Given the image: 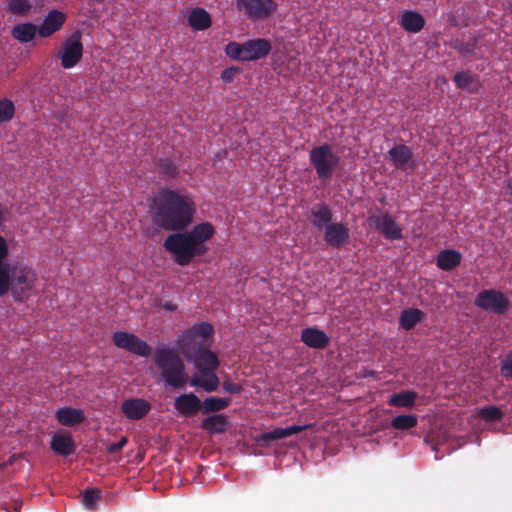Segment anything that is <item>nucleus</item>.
Here are the masks:
<instances>
[{
	"label": "nucleus",
	"instance_id": "f257e3e1",
	"mask_svg": "<svg viewBox=\"0 0 512 512\" xmlns=\"http://www.w3.org/2000/svg\"><path fill=\"white\" fill-rule=\"evenodd\" d=\"M151 218L154 225L175 233L185 231L193 222L195 205L187 196L168 189H161L153 199Z\"/></svg>",
	"mask_w": 512,
	"mask_h": 512
},
{
	"label": "nucleus",
	"instance_id": "f03ea898",
	"mask_svg": "<svg viewBox=\"0 0 512 512\" xmlns=\"http://www.w3.org/2000/svg\"><path fill=\"white\" fill-rule=\"evenodd\" d=\"M214 234V227L209 222H203L193 227L190 232L170 234L164 241L163 247L174 257L175 263L187 266L197 257L208 251L205 244Z\"/></svg>",
	"mask_w": 512,
	"mask_h": 512
},
{
	"label": "nucleus",
	"instance_id": "7ed1b4c3",
	"mask_svg": "<svg viewBox=\"0 0 512 512\" xmlns=\"http://www.w3.org/2000/svg\"><path fill=\"white\" fill-rule=\"evenodd\" d=\"M154 363L161 377L173 388H183L188 381L185 364L180 355L172 348H157Z\"/></svg>",
	"mask_w": 512,
	"mask_h": 512
},
{
	"label": "nucleus",
	"instance_id": "20e7f679",
	"mask_svg": "<svg viewBox=\"0 0 512 512\" xmlns=\"http://www.w3.org/2000/svg\"><path fill=\"white\" fill-rule=\"evenodd\" d=\"M309 156L312 166L322 180L329 179L339 163V157L333 153L332 147L327 143L313 147Z\"/></svg>",
	"mask_w": 512,
	"mask_h": 512
},
{
	"label": "nucleus",
	"instance_id": "39448f33",
	"mask_svg": "<svg viewBox=\"0 0 512 512\" xmlns=\"http://www.w3.org/2000/svg\"><path fill=\"white\" fill-rule=\"evenodd\" d=\"M181 353L187 359L192 362L200 374L216 371L219 366V360L212 351L205 346L189 347L186 346L184 349H180Z\"/></svg>",
	"mask_w": 512,
	"mask_h": 512
},
{
	"label": "nucleus",
	"instance_id": "423d86ee",
	"mask_svg": "<svg viewBox=\"0 0 512 512\" xmlns=\"http://www.w3.org/2000/svg\"><path fill=\"white\" fill-rule=\"evenodd\" d=\"M474 304L476 307L485 311L502 315L509 309L510 300L501 291L486 289L476 295Z\"/></svg>",
	"mask_w": 512,
	"mask_h": 512
},
{
	"label": "nucleus",
	"instance_id": "0eeeda50",
	"mask_svg": "<svg viewBox=\"0 0 512 512\" xmlns=\"http://www.w3.org/2000/svg\"><path fill=\"white\" fill-rule=\"evenodd\" d=\"M11 287L10 291L16 301H23L28 291L33 288L35 274L26 267L18 268L10 266Z\"/></svg>",
	"mask_w": 512,
	"mask_h": 512
},
{
	"label": "nucleus",
	"instance_id": "6e6552de",
	"mask_svg": "<svg viewBox=\"0 0 512 512\" xmlns=\"http://www.w3.org/2000/svg\"><path fill=\"white\" fill-rule=\"evenodd\" d=\"M82 33L80 30L74 31L71 36L62 44L59 52L61 65L69 69L78 64L83 55V45L81 42Z\"/></svg>",
	"mask_w": 512,
	"mask_h": 512
},
{
	"label": "nucleus",
	"instance_id": "1a4fd4ad",
	"mask_svg": "<svg viewBox=\"0 0 512 512\" xmlns=\"http://www.w3.org/2000/svg\"><path fill=\"white\" fill-rule=\"evenodd\" d=\"M237 8L251 19H262L276 10L274 0H237Z\"/></svg>",
	"mask_w": 512,
	"mask_h": 512
},
{
	"label": "nucleus",
	"instance_id": "9d476101",
	"mask_svg": "<svg viewBox=\"0 0 512 512\" xmlns=\"http://www.w3.org/2000/svg\"><path fill=\"white\" fill-rule=\"evenodd\" d=\"M213 332V326L208 322L196 324L191 329L184 331L179 340V348L205 346L204 341L212 336Z\"/></svg>",
	"mask_w": 512,
	"mask_h": 512
},
{
	"label": "nucleus",
	"instance_id": "9b49d317",
	"mask_svg": "<svg viewBox=\"0 0 512 512\" xmlns=\"http://www.w3.org/2000/svg\"><path fill=\"white\" fill-rule=\"evenodd\" d=\"M388 155L390 161L397 169L413 171L417 166L411 149L404 144L395 145L388 151Z\"/></svg>",
	"mask_w": 512,
	"mask_h": 512
},
{
	"label": "nucleus",
	"instance_id": "f8f14e48",
	"mask_svg": "<svg viewBox=\"0 0 512 512\" xmlns=\"http://www.w3.org/2000/svg\"><path fill=\"white\" fill-rule=\"evenodd\" d=\"M311 424L305 425H291L287 427H277L272 431L263 432L257 438V442L260 445L269 444L270 442L277 441L280 439H287L293 435H296L308 428H310Z\"/></svg>",
	"mask_w": 512,
	"mask_h": 512
},
{
	"label": "nucleus",
	"instance_id": "ddd939ff",
	"mask_svg": "<svg viewBox=\"0 0 512 512\" xmlns=\"http://www.w3.org/2000/svg\"><path fill=\"white\" fill-rule=\"evenodd\" d=\"M66 20L65 13L53 9L45 16L42 24L38 27V35L43 38L50 37L60 30Z\"/></svg>",
	"mask_w": 512,
	"mask_h": 512
},
{
	"label": "nucleus",
	"instance_id": "4468645a",
	"mask_svg": "<svg viewBox=\"0 0 512 512\" xmlns=\"http://www.w3.org/2000/svg\"><path fill=\"white\" fill-rule=\"evenodd\" d=\"M246 61H253L266 57L272 50L269 40L265 38L250 39L244 42Z\"/></svg>",
	"mask_w": 512,
	"mask_h": 512
},
{
	"label": "nucleus",
	"instance_id": "2eb2a0df",
	"mask_svg": "<svg viewBox=\"0 0 512 512\" xmlns=\"http://www.w3.org/2000/svg\"><path fill=\"white\" fill-rule=\"evenodd\" d=\"M324 240L329 246L340 248L349 240V229L342 223H331L325 228Z\"/></svg>",
	"mask_w": 512,
	"mask_h": 512
},
{
	"label": "nucleus",
	"instance_id": "dca6fc26",
	"mask_svg": "<svg viewBox=\"0 0 512 512\" xmlns=\"http://www.w3.org/2000/svg\"><path fill=\"white\" fill-rule=\"evenodd\" d=\"M201 407V400L193 393L181 394L174 401V408L186 417L196 414Z\"/></svg>",
	"mask_w": 512,
	"mask_h": 512
},
{
	"label": "nucleus",
	"instance_id": "f3484780",
	"mask_svg": "<svg viewBox=\"0 0 512 512\" xmlns=\"http://www.w3.org/2000/svg\"><path fill=\"white\" fill-rule=\"evenodd\" d=\"M150 403L144 399L132 398L127 399L122 404L123 413L133 420H138L144 417L150 410Z\"/></svg>",
	"mask_w": 512,
	"mask_h": 512
},
{
	"label": "nucleus",
	"instance_id": "a211bd4d",
	"mask_svg": "<svg viewBox=\"0 0 512 512\" xmlns=\"http://www.w3.org/2000/svg\"><path fill=\"white\" fill-rule=\"evenodd\" d=\"M332 211L325 203L314 205L309 212V220L317 229L326 228L331 224Z\"/></svg>",
	"mask_w": 512,
	"mask_h": 512
},
{
	"label": "nucleus",
	"instance_id": "6ab92c4d",
	"mask_svg": "<svg viewBox=\"0 0 512 512\" xmlns=\"http://www.w3.org/2000/svg\"><path fill=\"white\" fill-rule=\"evenodd\" d=\"M301 340L307 346L315 349H323L329 343V337L324 331L312 327L302 330Z\"/></svg>",
	"mask_w": 512,
	"mask_h": 512
},
{
	"label": "nucleus",
	"instance_id": "aec40b11",
	"mask_svg": "<svg viewBox=\"0 0 512 512\" xmlns=\"http://www.w3.org/2000/svg\"><path fill=\"white\" fill-rule=\"evenodd\" d=\"M56 419L64 426H75L85 420L84 412L81 409L64 407L56 412Z\"/></svg>",
	"mask_w": 512,
	"mask_h": 512
},
{
	"label": "nucleus",
	"instance_id": "412c9836",
	"mask_svg": "<svg viewBox=\"0 0 512 512\" xmlns=\"http://www.w3.org/2000/svg\"><path fill=\"white\" fill-rule=\"evenodd\" d=\"M400 25L409 33H418L423 29L425 19L416 11L406 10L401 16Z\"/></svg>",
	"mask_w": 512,
	"mask_h": 512
},
{
	"label": "nucleus",
	"instance_id": "4be33fe9",
	"mask_svg": "<svg viewBox=\"0 0 512 512\" xmlns=\"http://www.w3.org/2000/svg\"><path fill=\"white\" fill-rule=\"evenodd\" d=\"M453 81L457 88L465 90L469 93L478 92L481 86L478 76L473 75L469 71L457 72L453 77Z\"/></svg>",
	"mask_w": 512,
	"mask_h": 512
},
{
	"label": "nucleus",
	"instance_id": "5701e85b",
	"mask_svg": "<svg viewBox=\"0 0 512 512\" xmlns=\"http://www.w3.org/2000/svg\"><path fill=\"white\" fill-rule=\"evenodd\" d=\"M229 426L228 418L225 414H215L204 418L201 422V428L209 433H222Z\"/></svg>",
	"mask_w": 512,
	"mask_h": 512
},
{
	"label": "nucleus",
	"instance_id": "b1692460",
	"mask_svg": "<svg viewBox=\"0 0 512 512\" xmlns=\"http://www.w3.org/2000/svg\"><path fill=\"white\" fill-rule=\"evenodd\" d=\"M37 33L38 27L31 22L17 24L11 30L12 37L20 43L32 41Z\"/></svg>",
	"mask_w": 512,
	"mask_h": 512
},
{
	"label": "nucleus",
	"instance_id": "393cba45",
	"mask_svg": "<svg viewBox=\"0 0 512 512\" xmlns=\"http://www.w3.org/2000/svg\"><path fill=\"white\" fill-rule=\"evenodd\" d=\"M461 259V253L458 251L446 249L438 254L437 266L444 271H450L460 264Z\"/></svg>",
	"mask_w": 512,
	"mask_h": 512
},
{
	"label": "nucleus",
	"instance_id": "a878e982",
	"mask_svg": "<svg viewBox=\"0 0 512 512\" xmlns=\"http://www.w3.org/2000/svg\"><path fill=\"white\" fill-rule=\"evenodd\" d=\"M425 318V313L417 308H408L401 312L399 323L405 330L413 329Z\"/></svg>",
	"mask_w": 512,
	"mask_h": 512
},
{
	"label": "nucleus",
	"instance_id": "bb28decb",
	"mask_svg": "<svg viewBox=\"0 0 512 512\" xmlns=\"http://www.w3.org/2000/svg\"><path fill=\"white\" fill-rule=\"evenodd\" d=\"M188 23L196 30H205L211 25V17L205 9L197 7L190 12Z\"/></svg>",
	"mask_w": 512,
	"mask_h": 512
},
{
	"label": "nucleus",
	"instance_id": "cd10ccee",
	"mask_svg": "<svg viewBox=\"0 0 512 512\" xmlns=\"http://www.w3.org/2000/svg\"><path fill=\"white\" fill-rule=\"evenodd\" d=\"M451 48L456 50L463 57H470L474 55V52L478 46V37L473 36L467 42L460 39H455L450 43Z\"/></svg>",
	"mask_w": 512,
	"mask_h": 512
},
{
	"label": "nucleus",
	"instance_id": "c85d7f7f",
	"mask_svg": "<svg viewBox=\"0 0 512 512\" xmlns=\"http://www.w3.org/2000/svg\"><path fill=\"white\" fill-rule=\"evenodd\" d=\"M231 403V398L209 397L202 402L201 411L204 414L218 412L225 409Z\"/></svg>",
	"mask_w": 512,
	"mask_h": 512
},
{
	"label": "nucleus",
	"instance_id": "c756f323",
	"mask_svg": "<svg viewBox=\"0 0 512 512\" xmlns=\"http://www.w3.org/2000/svg\"><path fill=\"white\" fill-rule=\"evenodd\" d=\"M477 416L481 420H484L489 423H494L501 421L505 416V412L501 408L491 405L484 406L478 409Z\"/></svg>",
	"mask_w": 512,
	"mask_h": 512
},
{
	"label": "nucleus",
	"instance_id": "7c9ffc66",
	"mask_svg": "<svg viewBox=\"0 0 512 512\" xmlns=\"http://www.w3.org/2000/svg\"><path fill=\"white\" fill-rule=\"evenodd\" d=\"M417 393L414 391H402L394 394L389 399V404L397 407H410L414 404Z\"/></svg>",
	"mask_w": 512,
	"mask_h": 512
},
{
	"label": "nucleus",
	"instance_id": "2f4dec72",
	"mask_svg": "<svg viewBox=\"0 0 512 512\" xmlns=\"http://www.w3.org/2000/svg\"><path fill=\"white\" fill-rule=\"evenodd\" d=\"M417 417L415 415H398L393 418L391 426L396 430H406L417 425Z\"/></svg>",
	"mask_w": 512,
	"mask_h": 512
},
{
	"label": "nucleus",
	"instance_id": "473e14b6",
	"mask_svg": "<svg viewBox=\"0 0 512 512\" xmlns=\"http://www.w3.org/2000/svg\"><path fill=\"white\" fill-rule=\"evenodd\" d=\"M74 443L71 435L66 431L57 432L51 440L50 448H73Z\"/></svg>",
	"mask_w": 512,
	"mask_h": 512
},
{
	"label": "nucleus",
	"instance_id": "72a5a7b5",
	"mask_svg": "<svg viewBox=\"0 0 512 512\" xmlns=\"http://www.w3.org/2000/svg\"><path fill=\"white\" fill-rule=\"evenodd\" d=\"M102 492L98 488H87L83 491V504L88 509H95L98 501L101 499Z\"/></svg>",
	"mask_w": 512,
	"mask_h": 512
},
{
	"label": "nucleus",
	"instance_id": "f704fd0d",
	"mask_svg": "<svg viewBox=\"0 0 512 512\" xmlns=\"http://www.w3.org/2000/svg\"><path fill=\"white\" fill-rule=\"evenodd\" d=\"M151 347L143 340L134 335L130 347L128 349L129 352L137 354L141 357H148L151 353Z\"/></svg>",
	"mask_w": 512,
	"mask_h": 512
},
{
	"label": "nucleus",
	"instance_id": "c9c22d12",
	"mask_svg": "<svg viewBox=\"0 0 512 512\" xmlns=\"http://www.w3.org/2000/svg\"><path fill=\"white\" fill-rule=\"evenodd\" d=\"M32 8L29 0H10L8 2V11L16 15H25Z\"/></svg>",
	"mask_w": 512,
	"mask_h": 512
},
{
	"label": "nucleus",
	"instance_id": "e433bc0d",
	"mask_svg": "<svg viewBox=\"0 0 512 512\" xmlns=\"http://www.w3.org/2000/svg\"><path fill=\"white\" fill-rule=\"evenodd\" d=\"M10 287V264L0 265V297L8 293Z\"/></svg>",
	"mask_w": 512,
	"mask_h": 512
},
{
	"label": "nucleus",
	"instance_id": "4c0bfd02",
	"mask_svg": "<svg viewBox=\"0 0 512 512\" xmlns=\"http://www.w3.org/2000/svg\"><path fill=\"white\" fill-rule=\"evenodd\" d=\"M244 43H236V42H229L226 45L225 52L227 56H229L232 59L238 60V61H246L244 59L245 56V50H244Z\"/></svg>",
	"mask_w": 512,
	"mask_h": 512
},
{
	"label": "nucleus",
	"instance_id": "58836bf2",
	"mask_svg": "<svg viewBox=\"0 0 512 512\" xmlns=\"http://www.w3.org/2000/svg\"><path fill=\"white\" fill-rule=\"evenodd\" d=\"M15 113L14 103L7 99L3 98L0 100V123L10 121Z\"/></svg>",
	"mask_w": 512,
	"mask_h": 512
},
{
	"label": "nucleus",
	"instance_id": "ea45409f",
	"mask_svg": "<svg viewBox=\"0 0 512 512\" xmlns=\"http://www.w3.org/2000/svg\"><path fill=\"white\" fill-rule=\"evenodd\" d=\"M402 238V229L401 227L395 223L391 217L386 213V239H401Z\"/></svg>",
	"mask_w": 512,
	"mask_h": 512
},
{
	"label": "nucleus",
	"instance_id": "a19ab883",
	"mask_svg": "<svg viewBox=\"0 0 512 512\" xmlns=\"http://www.w3.org/2000/svg\"><path fill=\"white\" fill-rule=\"evenodd\" d=\"M133 337H134V334H130L128 332H123V331H118V332H115L113 335V342L117 347L128 351Z\"/></svg>",
	"mask_w": 512,
	"mask_h": 512
},
{
	"label": "nucleus",
	"instance_id": "79ce46f5",
	"mask_svg": "<svg viewBox=\"0 0 512 512\" xmlns=\"http://www.w3.org/2000/svg\"><path fill=\"white\" fill-rule=\"evenodd\" d=\"M201 375L206 378L205 380H203L202 385V388L206 392H213L218 389L220 382L218 376L215 374V371H209Z\"/></svg>",
	"mask_w": 512,
	"mask_h": 512
},
{
	"label": "nucleus",
	"instance_id": "37998d69",
	"mask_svg": "<svg viewBox=\"0 0 512 512\" xmlns=\"http://www.w3.org/2000/svg\"><path fill=\"white\" fill-rule=\"evenodd\" d=\"M274 455L276 458L277 463L275 465L282 467L283 461L287 460V462L284 464L285 466H289L292 460L296 459V456L292 453L291 450H274Z\"/></svg>",
	"mask_w": 512,
	"mask_h": 512
},
{
	"label": "nucleus",
	"instance_id": "c03bdc74",
	"mask_svg": "<svg viewBox=\"0 0 512 512\" xmlns=\"http://www.w3.org/2000/svg\"><path fill=\"white\" fill-rule=\"evenodd\" d=\"M367 221L371 228H375L380 232L384 233V215H382L381 213L376 214L372 212V210H370Z\"/></svg>",
	"mask_w": 512,
	"mask_h": 512
},
{
	"label": "nucleus",
	"instance_id": "a18cd8bd",
	"mask_svg": "<svg viewBox=\"0 0 512 512\" xmlns=\"http://www.w3.org/2000/svg\"><path fill=\"white\" fill-rule=\"evenodd\" d=\"M501 375L504 378H512V352L509 353L502 361Z\"/></svg>",
	"mask_w": 512,
	"mask_h": 512
},
{
	"label": "nucleus",
	"instance_id": "49530a36",
	"mask_svg": "<svg viewBox=\"0 0 512 512\" xmlns=\"http://www.w3.org/2000/svg\"><path fill=\"white\" fill-rule=\"evenodd\" d=\"M241 72V68L237 66H231L223 70L221 79L225 83H231L234 80L236 74Z\"/></svg>",
	"mask_w": 512,
	"mask_h": 512
},
{
	"label": "nucleus",
	"instance_id": "de8ad7c7",
	"mask_svg": "<svg viewBox=\"0 0 512 512\" xmlns=\"http://www.w3.org/2000/svg\"><path fill=\"white\" fill-rule=\"evenodd\" d=\"M223 389L229 394H239L242 391V386L232 383L229 379L222 383Z\"/></svg>",
	"mask_w": 512,
	"mask_h": 512
},
{
	"label": "nucleus",
	"instance_id": "09e8293b",
	"mask_svg": "<svg viewBox=\"0 0 512 512\" xmlns=\"http://www.w3.org/2000/svg\"><path fill=\"white\" fill-rule=\"evenodd\" d=\"M9 253V249L5 239L0 236V265L9 264L6 259Z\"/></svg>",
	"mask_w": 512,
	"mask_h": 512
},
{
	"label": "nucleus",
	"instance_id": "8fccbe9b",
	"mask_svg": "<svg viewBox=\"0 0 512 512\" xmlns=\"http://www.w3.org/2000/svg\"><path fill=\"white\" fill-rule=\"evenodd\" d=\"M56 455L63 457L64 459H70L74 456L76 450H53Z\"/></svg>",
	"mask_w": 512,
	"mask_h": 512
},
{
	"label": "nucleus",
	"instance_id": "3c124183",
	"mask_svg": "<svg viewBox=\"0 0 512 512\" xmlns=\"http://www.w3.org/2000/svg\"><path fill=\"white\" fill-rule=\"evenodd\" d=\"M190 385L191 386H197V387H201L202 388V385H203V380L199 378V376L197 374L193 375L192 378L190 379Z\"/></svg>",
	"mask_w": 512,
	"mask_h": 512
},
{
	"label": "nucleus",
	"instance_id": "603ef678",
	"mask_svg": "<svg viewBox=\"0 0 512 512\" xmlns=\"http://www.w3.org/2000/svg\"><path fill=\"white\" fill-rule=\"evenodd\" d=\"M127 443L126 437H122L118 442L111 443L107 448H123Z\"/></svg>",
	"mask_w": 512,
	"mask_h": 512
},
{
	"label": "nucleus",
	"instance_id": "864d4df0",
	"mask_svg": "<svg viewBox=\"0 0 512 512\" xmlns=\"http://www.w3.org/2000/svg\"><path fill=\"white\" fill-rule=\"evenodd\" d=\"M218 451L219 450H205V449H202V450H200V458L201 459H205V458H207L210 455H217Z\"/></svg>",
	"mask_w": 512,
	"mask_h": 512
},
{
	"label": "nucleus",
	"instance_id": "5fc2aeb1",
	"mask_svg": "<svg viewBox=\"0 0 512 512\" xmlns=\"http://www.w3.org/2000/svg\"><path fill=\"white\" fill-rule=\"evenodd\" d=\"M162 307L167 311H175L177 309V306L171 302L163 303Z\"/></svg>",
	"mask_w": 512,
	"mask_h": 512
},
{
	"label": "nucleus",
	"instance_id": "6e6d98bb",
	"mask_svg": "<svg viewBox=\"0 0 512 512\" xmlns=\"http://www.w3.org/2000/svg\"><path fill=\"white\" fill-rule=\"evenodd\" d=\"M137 453L135 455V459H137L138 461H142L144 459V452L145 450H136Z\"/></svg>",
	"mask_w": 512,
	"mask_h": 512
},
{
	"label": "nucleus",
	"instance_id": "4d7b16f0",
	"mask_svg": "<svg viewBox=\"0 0 512 512\" xmlns=\"http://www.w3.org/2000/svg\"><path fill=\"white\" fill-rule=\"evenodd\" d=\"M506 186H507L510 194H512V178L507 180V185Z\"/></svg>",
	"mask_w": 512,
	"mask_h": 512
},
{
	"label": "nucleus",
	"instance_id": "13d9d810",
	"mask_svg": "<svg viewBox=\"0 0 512 512\" xmlns=\"http://www.w3.org/2000/svg\"><path fill=\"white\" fill-rule=\"evenodd\" d=\"M21 504H16L15 507H14V511L15 512H18L19 511V508H20Z\"/></svg>",
	"mask_w": 512,
	"mask_h": 512
},
{
	"label": "nucleus",
	"instance_id": "bf43d9fd",
	"mask_svg": "<svg viewBox=\"0 0 512 512\" xmlns=\"http://www.w3.org/2000/svg\"><path fill=\"white\" fill-rule=\"evenodd\" d=\"M107 451H108V452H110V453H115V452H117L118 450L110 449V450H107Z\"/></svg>",
	"mask_w": 512,
	"mask_h": 512
}]
</instances>
